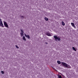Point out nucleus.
Listing matches in <instances>:
<instances>
[{
  "mask_svg": "<svg viewBox=\"0 0 78 78\" xmlns=\"http://www.w3.org/2000/svg\"><path fill=\"white\" fill-rule=\"evenodd\" d=\"M62 25H63V26H64V25H65V23H64V22L63 21L62 22Z\"/></svg>",
  "mask_w": 78,
  "mask_h": 78,
  "instance_id": "f8f14e48",
  "label": "nucleus"
},
{
  "mask_svg": "<svg viewBox=\"0 0 78 78\" xmlns=\"http://www.w3.org/2000/svg\"><path fill=\"white\" fill-rule=\"evenodd\" d=\"M20 34H21V36H23V35H24L23 34V32H21Z\"/></svg>",
  "mask_w": 78,
  "mask_h": 78,
  "instance_id": "1a4fd4ad",
  "label": "nucleus"
},
{
  "mask_svg": "<svg viewBox=\"0 0 78 78\" xmlns=\"http://www.w3.org/2000/svg\"><path fill=\"white\" fill-rule=\"evenodd\" d=\"M63 78H65V76H63Z\"/></svg>",
  "mask_w": 78,
  "mask_h": 78,
  "instance_id": "aec40b11",
  "label": "nucleus"
},
{
  "mask_svg": "<svg viewBox=\"0 0 78 78\" xmlns=\"http://www.w3.org/2000/svg\"><path fill=\"white\" fill-rule=\"evenodd\" d=\"M1 20H1V19H0V21H2Z\"/></svg>",
  "mask_w": 78,
  "mask_h": 78,
  "instance_id": "412c9836",
  "label": "nucleus"
},
{
  "mask_svg": "<svg viewBox=\"0 0 78 78\" xmlns=\"http://www.w3.org/2000/svg\"><path fill=\"white\" fill-rule=\"evenodd\" d=\"M73 50H74V51H76V49H75V48L74 47H73Z\"/></svg>",
  "mask_w": 78,
  "mask_h": 78,
  "instance_id": "2eb2a0df",
  "label": "nucleus"
},
{
  "mask_svg": "<svg viewBox=\"0 0 78 78\" xmlns=\"http://www.w3.org/2000/svg\"><path fill=\"white\" fill-rule=\"evenodd\" d=\"M57 63L58 64H61V62L59 61H57Z\"/></svg>",
  "mask_w": 78,
  "mask_h": 78,
  "instance_id": "4468645a",
  "label": "nucleus"
},
{
  "mask_svg": "<svg viewBox=\"0 0 78 78\" xmlns=\"http://www.w3.org/2000/svg\"><path fill=\"white\" fill-rule=\"evenodd\" d=\"M54 39H55V41H61V38L59 37H58L57 36H54Z\"/></svg>",
  "mask_w": 78,
  "mask_h": 78,
  "instance_id": "f03ea898",
  "label": "nucleus"
},
{
  "mask_svg": "<svg viewBox=\"0 0 78 78\" xmlns=\"http://www.w3.org/2000/svg\"><path fill=\"white\" fill-rule=\"evenodd\" d=\"M15 46L17 48H19V47H18V46L16 45Z\"/></svg>",
  "mask_w": 78,
  "mask_h": 78,
  "instance_id": "dca6fc26",
  "label": "nucleus"
},
{
  "mask_svg": "<svg viewBox=\"0 0 78 78\" xmlns=\"http://www.w3.org/2000/svg\"><path fill=\"white\" fill-rule=\"evenodd\" d=\"M3 22L2 21H0V26H2V27H4V26H3Z\"/></svg>",
  "mask_w": 78,
  "mask_h": 78,
  "instance_id": "20e7f679",
  "label": "nucleus"
},
{
  "mask_svg": "<svg viewBox=\"0 0 78 78\" xmlns=\"http://www.w3.org/2000/svg\"><path fill=\"white\" fill-rule=\"evenodd\" d=\"M4 23L5 27L7 28H8V24H7L6 22L4 21Z\"/></svg>",
  "mask_w": 78,
  "mask_h": 78,
  "instance_id": "7ed1b4c3",
  "label": "nucleus"
},
{
  "mask_svg": "<svg viewBox=\"0 0 78 78\" xmlns=\"http://www.w3.org/2000/svg\"><path fill=\"white\" fill-rule=\"evenodd\" d=\"M1 73L2 74H4V71H1Z\"/></svg>",
  "mask_w": 78,
  "mask_h": 78,
  "instance_id": "f3484780",
  "label": "nucleus"
},
{
  "mask_svg": "<svg viewBox=\"0 0 78 78\" xmlns=\"http://www.w3.org/2000/svg\"><path fill=\"white\" fill-rule=\"evenodd\" d=\"M25 36H26V37H27V38L28 39H30V36L29 35H27V34H25Z\"/></svg>",
  "mask_w": 78,
  "mask_h": 78,
  "instance_id": "423d86ee",
  "label": "nucleus"
},
{
  "mask_svg": "<svg viewBox=\"0 0 78 78\" xmlns=\"http://www.w3.org/2000/svg\"><path fill=\"white\" fill-rule=\"evenodd\" d=\"M23 39L24 41H26V38H25V37L24 36H23Z\"/></svg>",
  "mask_w": 78,
  "mask_h": 78,
  "instance_id": "0eeeda50",
  "label": "nucleus"
},
{
  "mask_svg": "<svg viewBox=\"0 0 78 78\" xmlns=\"http://www.w3.org/2000/svg\"><path fill=\"white\" fill-rule=\"evenodd\" d=\"M20 18H21V19H23V18H24V16H20Z\"/></svg>",
  "mask_w": 78,
  "mask_h": 78,
  "instance_id": "ddd939ff",
  "label": "nucleus"
},
{
  "mask_svg": "<svg viewBox=\"0 0 78 78\" xmlns=\"http://www.w3.org/2000/svg\"><path fill=\"white\" fill-rule=\"evenodd\" d=\"M61 64L63 65L64 66H65L66 68H67L68 69H72V67L70 66L64 62H61Z\"/></svg>",
  "mask_w": 78,
  "mask_h": 78,
  "instance_id": "f257e3e1",
  "label": "nucleus"
},
{
  "mask_svg": "<svg viewBox=\"0 0 78 78\" xmlns=\"http://www.w3.org/2000/svg\"><path fill=\"white\" fill-rule=\"evenodd\" d=\"M46 34L47 35V36H51V34L48 32H46Z\"/></svg>",
  "mask_w": 78,
  "mask_h": 78,
  "instance_id": "39448f33",
  "label": "nucleus"
},
{
  "mask_svg": "<svg viewBox=\"0 0 78 78\" xmlns=\"http://www.w3.org/2000/svg\"><path fill=\"white\" fill-rule=\"evenodd\" d=\"M62 75V76H63V75Z\"/></svg>",
  "mask_w": 78,
  "mask_h": 78,
  "instance_id": "4be33fe9",
  "label": "nucleus"
},
{
  "mask_svg": "<svg viewBox=\"0 0 78 78\" xmlns=\"http://www.w3.org/2000/svg\"><path fill=\"white\" fill-rule=\"evenodd\" d=\"M58 78H62V76L60 75H58Z\"/></svg>",
  "mask_w": 78,
  "mask_h": 78,
  "instance_id": "9b49d317",
  "label": "nucleus"
},
{
  "mask_svg": "<svg viewBox=\"0 0 78 78\" xmlns=\"http://www.w3.org/2000/svg\"><path fill=\"white\" fill-rule=\"evenodd\" d=\"M21 33H23V31L22 30H21Z\"/></svg>",
  "mask_w": 78,
  "mask_h": 78,
  "instance_id": "a211bd4d",
  "label": "nucleus"
},
{
  "mask_svg": "<svg viewBox=\"0 0 78 78\" xmlns=\"http://www.w3.org/2000/svg\"><path fill=\"white\" fill-rule=\"evenodd\" d=\"M44 19L46 21H48V18H47V17H45L44 18Z\"/></svg>",
  "mask_w": 78,
  "mask_h": 78,
  "instance_id": "9d476101",
  "label": "nucleus"
},
{
  "mask_svg": "<svg viewBox=\"0 0 78 78\" xmlns=\"http://www.w3.org/2000/svg\"><path fill=\"white\" fill-rule=\"evenodd\" d=\"M45 43L46 44H48V43L47 42H45Z\"/></svg>",
  "mask_w": 78,
  "mask_h": 78,
  "instance_id": "6ab92c4d",
  "label": "nucleus"
},
{
  "mask_svg": "<svg viewBox=\"0 0 78 78\" xmlns=\"http://www.w3.org/2000/svg\"><path fill=\"white\" fill-rule=\"evenodd\" d=\"M71 24L73 26V27H75V24H74V23H71Z\"/></svg>",
  "mask_w": 78,
  "mask_h": 78,
  "instance_id": "6e6552de",
  "label": "nucleus"
}]
</instances>
